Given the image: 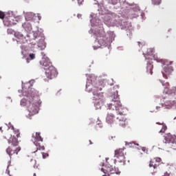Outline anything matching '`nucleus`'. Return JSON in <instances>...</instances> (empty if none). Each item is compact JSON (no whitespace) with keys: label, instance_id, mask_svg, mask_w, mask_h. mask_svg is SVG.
<instances>
[{"label":"nucleus","instance_id":"obj_1","mask_svg":"<svg viewBox=\"0 0 176 176\" xmlns=\"http://www.w3.org/2000/svg\"><path fill=\"white\" fill-rule=\"evenodd\" d=\"M20 137V131L12 128V131H8L6 135V138L8 140L9 146L6 148V153L10 157H14L19 155V152L21 151V148L19 146V140L17 138Z\"/></svg>","mask_w":176,"mask_h":176},{"label":"nucleus","instance_id":"obj_2","mask_svg":"<svg viewBox=\"0 0 176 176\" xmlns=\"http://www.w3.org/2000/svg\"><path fill=\"white\" fill-rule=\"evenodd\" d=\"M109 109L113 111H117L118 117L117 120H119L120 126L124 127L126 124V115H127V109L122 106V103L119 101V97L116 96L115 100H112L111 102L109 105Z\"/></svg>","mask_w":176,"mask_h":176},{"label":"nucleus","instance_id":"obj_3","mask_svg":"<svg viewBox=\"0 0 176 176\" xmlns=\"http://www.w3.org/2000/svg\"><path fill=\"white\" fill-rule=\"evenodd\" d=\"M40 65H42L45 70V75L48 79H53V78L57 76V70L56 67L52 65V62H50L49 58H43L40 60Z\"/></svg>","mask_w":176,"mask_h":176},{"label":"nucleus","instance_id":"obj_4","mask_svg":"<svg viewBox=\"0 0 176 176\" xmlns=\"http://www.w3.org/2000/svg\"><path fill=\"white\" fill-rule=\"evenodd\" d=\"M111 160H109V157L106 158V166L104 168H101V171H102L104 174L102 176H109V174H120L119 169L115 167L113 168V166L111 165Z\"/></svg>","mask_w":176,"mask_h":176},{"label":"nucleus","instance_id":"obj_5","mask_svg":"<svg viewBox=\"0 0 176 176\" xmlns=\"http://www.w3.org/2000/svg\"><path fill=\"white\" fill-rule=\"evenodd\" d=\"M96 40L100 46H108V45H110L111 42H112L111 38L107 36L104 30H101L96 33Z\"/></svg>","mask_w":176,"mask_h":176},{"label":"nucleus","instance_id":"obj_6","mask_svg":"<svg viewBox=\"0 0 176 176\" xmlns=\"http://www.w3.org/2000/svg\"><path fill=\"white\" fill-rule=\"evenodd\" d=\"M32 141L36 148V151H34V153L38 151H45V146L41 145V143H39L43 142V138L41 136V133H34L32 134Z\"/></svg>","mask_w":176,"mask_h":176},{"label":"nucleus","instance_id":"obj_7","mask_svg":"<svg viewBox=\"0 0 176 176\" xmlns=\"http://www.w3.org/2000/svg\"><path fill=\"white\" fill-rule=\"evenodd\" d=\"M26 104L28 105V110L30 113H32V115L38 113V110L39 109V102L38 101H34L32 98L30 100L27 101Z\"/></svg>","mask_w":176,"mask_h":176},{"label":"nucleus","instance_id":"obj_8","mask_svg":"<svg viewBox=\"0 0 176 176\" xmlns=\"http://www.w3.org/2000/svg\"><path fill=\"white\" fill-rule=\"evenodd\" d=\"M164 65L166 66L164 67V72H162V75L164 78H165V79H168V76H170L171 74H173V71H174L173 67L170 66L173 65V62H168V60H166Z\"/></svg>","mask_w":176,"mask_h":176},{"label":"nucleus","instance_id":"obj_9","mask_svg":"<svg viewBox=\"0 0 176 176\" xmlns=\"http://www.w3.org/2000/svg\"><path fill=\"white\" fill-rule=\"evenodd\" d=\"M126 153L124 152V148H118L115 151L114 157L116 158L118 163H122V164H124L126 163V157H124Z\"/></svg>","mask_w":176,"mask_h":176},{"label":"nucleus","instance_id":"obj_10","mask_svg":"<svg viewBox=\"0 0 176 176\" xmlns=\"http://www.w3.org/2000/svg\"><path fill=\"white\" fill-rule=\"evenodd\" d=\"M165 144H169L172 149H176V136L175 135L168 134L164 138Z\"/></svg>","mask_w":176,"mask_h":176},{"label":"nucleus","instance_id":"obj_11","mask_svg":"<svg viewBox=\"0 0 176 176\" xmlns=\"http://www.w3.org/2000/svg\"><path fill=\"white\" fill-rule=\"evenodd\" d=\"M161 162H162V158L155 157L150 160L149 167H153V168H157Z\"/></svg>","mask_w":176,"mask_h":176},{"label":"nucleus","instance_id":"obj_12","mask_svg":"<svg viewBox=\"0 0 176 176\" xmlns=\"http://www.w3.org/2000/svg\"><path fill=\"white\" fill-rule=\"evenodd\" d=\"M14 36L17 38V43L23 44L25 43V36L19 32H14Z\"/></svg>","mask_w":176,"mask_h":176},{"label":"nucleus","instance_id":"obj_13","mask_svg":"<svg viewBox=\"0 0 176 176\" xmlns=\"http://www.w3.org/2000/svg\"><path fill=\"white\" fill-rule=\"evenodd\" d=\"M106 122L108 124H113L115 122V116L112 113H109L106 118Z\"/></svg>","mask_w":176,"mask_h":176},{"label":"nucleus","instance_id":"obj_14","mask_svg":"<svg viewBox=\"0 0 176 176\" xmlns=\"http://www.w3.org/2000/svg\"><path fill=\"white\" fill-rule=\"evenodd\" d=\"M146 69L147 74H150V75H152V74H153V65L151 63L147 64Z\"/></svg>","mask_w":176,"mask_h":176},{"label":"nucleus","instance_id":"obj_15","mask_svg":"<svg viewBox=\"0 0 176 176\" xmlns=\"http://www.w3.org/2000/svg\"><path fill=\"white\" fill-rule=\"evenodd\" d=\"M103 87H105V84L102 81L99 82L98 85H96L97 90H99L100 91L102 90Z\"/></svg>","mask_w":176,"mask_h":176},{"label":"nucleus","instance_id":"obj_16","mask_svg":"<svg viewBox=\"0 0 176 176\" xmlns=\"http://www.w3.org/2000/svg\"><path fill=\"white\" fill-rule=\"evenodd\" d=\"M166 105H168L169 108H171V107H174V105H176V100H170L166 102Z\"/></svg>","mask_w":176,"mask_h":176},{"label":"nucleus","instance_id":"obj_17","mask_svg":"<svg viewBox=\"0 0 176 176\" xmlns=\"http://www.w3.org/2000/svg\"><path fill=\"white\" fill-rule=\"evenodd\" d=\"M94 96H96V97H94L96 100H104V96L96 91H94Z\"/></svg>","mask_w":176,"mask_h":176},{"label":"nucleus","instance_id":"obj_18","mask_svg":"<svg viewBox=\"0 0 176 176\" xmlns=\"http://www.w3.org/2000/svg\"><path fill=\"white\" fill-rule=\"evenodd\" d=\"M155 53V50L153 48H148L147 50L146 56H152Z\"/></svg>","mask_w":176,"mask_h":176},{"label":"nucleus","instance_id":"obj_19","mask_svg":"<svg viewBox=\"0 0 176 176\" xmlns=\"http://www.w3.org/2000/svg\"><path fill=\"white\" fill-rule=\"evenodd\" d=\"M166 130H167V126L162 125V129L160 131V133H166Z\"/></svg>","mask_w":176,"mask_h":176},{"label":"nucleus","instance_id":"obj_20","mask_svg":"<svg viewBox=\"0 0 176 176\" xmlns=\"http://www.w3.org/2000/svg\"><path fill=\"white\" fill-rule=\"evenodd\" d=\"M153 5H159L162 3V0H152Z\"/></svg>","mask_w":176,"mask_h":176},{"label":"nucleus","instance_id":"obj_21","mask_svg":"<svg viewBox=\"0 0 176 176\" xmlns=\"http://www.w3.org/2000/svg\"><path fill=\"white\" fill-rule=\"evenodd\" d=\"M0 19L3 20L5 19V12L0 10Z\"/></svg>","mask_w":176,"mask_h":176},{"label":"nucleus","instance_id":"obj_22","mask_svg":"<svg viewBox=\"0 0 176 176\" xmlns=\"http://www.w3.org/2000/svg\"><path fill=\"white\" fill-rule=\"evenodd\" d=\"M29 57H30V60H34V58H35V54H30L29 55Z\"/></svg>","mask_w":176,"mask_h":176},{"label":"nucleus","instance_id":"obj_23","mask_svg":"<svg viewBox=\"0 0 176 176\" xmlns=\"http://www.w3.org/2000/svg\"><path fill=\"white\" fill-rule=\"evenodd\" d=\"M126 145H129V146H134L133 145H135V143L134 142H132L130 143H126Z\"/></svg>","mask_w":176,"mask_h":176},{"label":"nucleus","instance_id":"obj_24","mask_svg":"<svg viewBox=\"0 0 176 176\" xmlns=\"http://www.w3.org/2000/svg\"><path fill=\"white\" fill-rule=\"evenodd\" d=\"M7 32L8 34H13L14 31L12 29H8Z\"/></svg>","mask_w":176,"mask_h":176},{"label":"nucleus","instance_id":"obj_25","mask_svg":"<svg viewBox=\"0 0 176 176\" xmlns=\"http://www.w3.org/2000/svg\"><path fill=\"white\" fill-rule=\"evenodd\" d=\"M142 151L143 152H144V153H146V152H148V149H146V147H142Z\"/></svg>","mask_w":176,"mask_h":176},{"label":"nucleus","instance_id":"obj_26","mask_svg":"<svg viewBox=\"0 0 176 176\" xmlns=\"http://www.w3.org/2000/svg\"><path fill=\"white\" fill-rule=\"evenodd\" d=\"M84 1H85V0H78V5H82Z\"/></svg>","mask_w":176,"mask_h":176},{"label":"nucleus","instance_id":"obj_27","mask_svg":"<svg viewBox=\"0 0 176 176\" xmlns=\"http://www.w3.org/2000/svg\"><path fill=\"white\" fill-rule=\"evenodd\" d=\"M47 156H49V154H45L44 153H43V159H46V157H47Z\"/></svg>","mask_w":176,"mask_h":176},{"label":"nucleus","instance_id":"obj_28","mask_svg":"<svg viewBox=\"0 0 176 176\" xmlns=\"http://www.w3.org/2000/svg\"><path fill=\"white\" fill-rule=\"evenodd\" d=\"M100 104H102V101H101V100H100V102L98 101V102H97L96 105H98V104L100 105Z\"/></svg>","mask_w":176,"mask_h":176},{"label":"nucleus","instance_id":"obj_29","mask_svg":"<svg viewBox=\"0 0 176 176\" xmlns=\"http://www.w3.org/2000/svg\"><path fill=\"white\" fill-rule=\"evenodd\" d=\"M26 61H27L28 63H30V59L28 58H27Z\"/></svg>","mask_w":176,"mask_h":176},{"label":"nucleus","instance_id":"obj_30","mask_svg":"<svg viewBox=\"0 0 176 176\" xmlns=\"http://www.w3.org/2000/svg\"><path fill=\"white\" fill-rule=\"evenodd\" d=\"M90 145L93 144V142H91V140H89Z\"/></svg>","mask_w":176,"mask_h":176},{"label":"nucleus","instance_id":"obj_31","mask_svg":"<svg viewBox=\"0 0 176 176\" xmlns=\"http://www.w3.org/2000/svg\"><path fill=\"white\" fill-rule=\"evenodd\" d=\"M0 131H2V126L0 127Z\"/></svg>","mask_w":176,"mask_h":176},{"label":"nucleus","instance_id":"obj_32","mask_svg":"<svg viewBox=\"0 0 176 176\" xmlns=\"http://www.w3.org/2000/svg\"><path fill=\"white\" fill-rule=\"evenodd\" d=\"M158 108H160V107H157L156 109H157Z\"/></svg>","mask_w":176,"mask_h":176}]
</instances>
